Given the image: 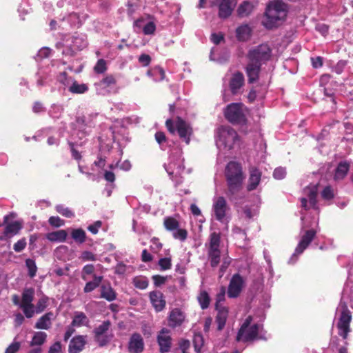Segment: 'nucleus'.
Returning <instances> with one entry per match:
<instances>
[{
  "label": "nucleus",
  "instance_id": "f257e3e1",
  "mask_svg": "<svg viewBox=\"0 0 353 353\" xmlns=\"http://www.w3.org/2000/svg\"><path fill=\"white\" fill-rule=\"evenodd\" d=\"M225 176L228 186L226 195L230 201H233L236 199L245 179L241 165L236 161H230L225 167Z\"/></svg>",
  "mask_w": 353,
  "mask_h": 353
},
{
  "label": "nucleus",
  "instance_id": "f03ea898",
  "mask_svg": "<svg viewBox=\"0 0 353 353\" xmlns=\"http://www.w3.org/2000/svg\"><path fill=\"white\" fill-rule=\"evenodd\" d=\"M288 12V6L281 0L271 1L267 6L263 21V26L268 29L275 27L278 22L285 19Z\"/></svg>",
  "mask_w": 353,
  "mask_h": 353
},
{
  "label": "nucleus",
  "instance_id": "7ed1b4c3",
  "mask_svg": "<svg viewBox=\"0 0 353 353\" xmlns=\"http://www.w3.org/2000/svg\"><path fill=\"white\" fill-rule=\"evenodd\" d=\"M347 299L348 289L347 288H345L342 292L341 301L339 305V309L340 310V316L336 323L338 334L343 339H347L349 332L351 331L350 322L352 321V315L347 307Z\"/></svg>",
  "mask_w": 353,
  "mask_h": 353
},
{
  "label": "nucleus",
  "instance_id": "20e7f679",
  "mask_svg": "<svg viewBox=\"0 0 353 353\" xmlns=\"http://www.w3.org/2000/svg\"><path fill=\"white\" fill-rule=\"evenodd\" d=\"M216 145L219 148L230 150L239 145L240 138L237 132L230 126L222 125L217 129Z\"/></svg>",
  "mask_w": 353,
  "mask_h": 353
},
{
  "label": "nucleus",
  "instance_id": "39448f33",
  "mask_svg": "<svg viewBox=\"0 0 353 353\" xmlns=\"http://www.w3.org/2000/svg\"><path fill=\"white\" fill-rule=\"evenodd\" d=\"M183 161L181 151L179 150L176 154H170L168 163L164 165L167 173L172 181L174 182L175 185H179L183 182L181 174L185 168Z\"/></svg>",
  "mask_w": 353,
  "mask_h": 353
},
{
  "label": "nucleus",
  "instance_id": "423d86ee",
  "mask_svg": "<svg viewBox=\"0 0 353 353\" xmlns=\"http://www.w3.org/2000/svg\"><path fill=\"white\" fill-rule=\"evenodd\" d=\"M252 318L249 316L246 318L236 335V340L237 341L248 342L254 339H265L262 335H259L261 330L262 325L259 324H254L250 325Z\"/></svg>",
  "mask_w": 353,
  "mask_h": 353
},
{
  "label": "nucleus",
  "instance_id": "0eeeda50",
  "mask_svg": "<svg viewBox=\"0 0 353 353\" xmlns=\"http://www.w3.org/2000/svg\"><path fill=\"white\" fill-rule=\"evenodd\" d=\"M165 125L171 134H174L175 132H176L179 137L183 140L186 144L190 143L192 129L184 120L178 117L174 123L172 119H167Z\"/></svg>",
  "mask_w": 353,
  "mask_h": 353
},
{
  "label": "nucleus",
  "instance_id": "6e6552de",
  "mask_svg": "<svg viewBox=\"0 0 353 353\" xmlns=\"http://www.w3.org/2000/svg\"><path fill=\"white\" fill-rule=\"evenodd\" d=\"M271 57L272 49L265 43L252 48L248 53V60L261 66L265 64Z\"/></svg>",
  "mask_w": 353,
  "mask_h": 353
},
{
  "label": "nucleus",
  "instance_id": "1a4fd4ad",
  "mask_svg": "<svg viewBox=\"0 0 353 353\" xmlns=\"http://www.w3.org/2000/svg\"><path fill=\"white\" fill-rule=\"evenodd\" d=\"M230 210L227 201L223 196H220L213 199L212 213L216 220L228 224L230 219Z\"/></svg>",
  "mask_w": 353,
  "mask_h": 353
},
{
  "label": "nucleus",
  "instance_id": "9d476101",
  "mask_svg": "<svg viewBox=\"0 0 353 353\" xmlns=\"http://www.w3.org/2000/svg\"><path fill=\"white\" fill-rule=\"evenodd\" d=\"M221 236L219 233L212 232L210 235L209 246L208 248V258L212 268L216 267L221 261Z\"/></svg>",
  "mask_w": 353,
  "mask_h": 353
},
{
  "label": "nucleus",
  "instance_id": "9b49d317",
  "mask_svg": "<svg viewBox=\"0 0 353 353\" xmlns=\"http://www.w3.org/2000/svg\"><path fill=\"white\" fill-rule=\"evenodd\" d=\"M97 113H90L77 117L74 128L81 134L80 138L88 135L96 125Z\"/></svg>",
  "mask_w": 353,
  "mask_h": 353
},
{
  "label": "nucleus",
  "instance_id": "f8f14e48",
  "mask_svg": "<svg viewBox=\"0 0 353 353\" xmlns=\"http://www.w3.org/2000/svg\"><path fill=\"white\" fill-rule=\"evenodd\" d=\"M224 115L225 119L232 124H243L246 121L241 103L229 104L224 111Z\"/></svg>",
  "mask_w": 353,
  "mask_h": 353
},
{
  "label": "nucleus",
  "instance_id": "ddd939ff",
  "mask_svg": "<svg viewBox=\"0 0 353 353\" xmlns=\"http://www.w3.org/2000/svg\"><path fill=\"white\" fill-rule=\"evenodd\" d=\"M317 233V230L310 229L304 231L303 234L301 236V240L299 241L296 248H295L294 252L289 259L288 263L290 264H294L298 260V256L301 254L304 250L309 246L310 243L314 239Z\"/></svg>",
  "mask_w": 353,
  "mask_h": 353
},
{
  "label": "nucleus",
  "instance_id": "4468645a",
  "mask_svg": "<svg viewBox=\"0 0 353 353\" xmlns=\"http://www.w3.org/2000/svg\"><path fill=\"white\" fill-rule=\"evenodd\" d=\"M303 192L307 197L301 198V207L305 210L310 208L318 210L319 207L316 200L318 192L317 185H310L307 186L303 190Z\"/></svg>",
  "mask_w": 353,
  "mask_h": 353
},
{
  "label": "nucleus",
  "instance_id": "2eb2a0df",
  "mask_svg": "<svg viewBox=\"0 0 353 353\" xmlns=\"http://www.w3.org/2000/svg\"><path fill=\"white\" fill-rule=\"evenodd\" d=\"M244 285V280L243 277L239 274H235L230 279L228 288V296L230 298H236L241 294Z\"/></svg>",
  "mask_w": 353,
  "mask_h": 353
},
{
  "label": "nucleus",
  "instance_id": "dca6fc26",
  "mask_svg": "<svg viewBox=\"0 0 353 353\" xmlns=\"http://www.w3.org/2000/svg\"><path fill=\"white\" fill-rule=\"evenodd\" d=\"M110 326V321L107 320L94 329V340L98 343L100 347L105 346L109 342V339L105 334L108 331Z\"/></svg>",
  "mask_w": 353,
  "mask_h": 353
},
{
  "label": "nucleus",
  "instance_id": "f3484780",
  "mask_svg": "<svg viewBox=\"0 0 353 353\" xmlns=\"http://www.w3.org/2000/svg\"><path fill=\"white\" fill-rule=\"evenodd\" d=\"M116 82V79L112 75H108L100 81L95 83L94 87L97 94L103 96L109 94Z\"/></svg>",
  "mask_w": 353,
  "mask_h": 353
},
{
  "label": "nucleus",
  "instance_id": "a211bd4d",
  "mask_svg": "<svg viewBox=\"0 0 353 353\" xmlns=\"http://www.w3.org/2000/svg\"><path fill=\"white\" fill-rule=\"evenodd\" d=\"M157 343L159 345L161 353H167L170 351L172 338L170 332L166 328H163L157 336Z\"/></svg>",
  "mask_w": 353,
  "mask_h": 353
},
{
  "label": "nucleus",
  "instance_id": "6ab92c4d",
  "mask_svg": "<svg viewBox=\"0 0 353 353\" xmlns=\"http://www.w3.org/2000/svg\"><path fill=\"white\" fill-rule=\"evenodd\" d=\"M186 318L185 314L179 308L172 309L168 317V325L170 327L174 329L180 327Z\"/></svg>",
  "mask_w": 353,
  "mask_h": 353
},
{
  "label": "nucleus",
  "instance_id": "aec40b11",
  "mask_svg": "<svg viewBox=\"0 0 353 353\" xmlns=\"http://www.w3.org/2000/svg\"><path fill=\"white\" fill-rule=\"evenodd\" d=\"M244 83L245 79L242 72H236L232 74L229 82V88L232 94L234 95L239 94Z\"/></svg>",
  "mask_w": 353,
  "mask_h": 353
},
{
  "label": "nucleus",
  "instance_id": "412c9836",
  "mask_svg": "<svg viewBox=\"0 0 353 353\" xmlns=\"http://www.w3.org/2000/svg\"><path fill=\"white\" fill-rule=\"evenodd\" d=\"M237 3V0H221L219 3L218 15L221 19H227L231 14Z\"/></svg>",
  "mask_w": 353,
  "mask_h": 353
},
{
  "label": "nucleus",
  "instance_id": "4be33fe9",
  "mask_svg": "<svg viewBox=\"0 0 353 353\" xmlns=\"http://www.w3.org/2000/svg\"><path fill=\"white\" fill-rule=\"evenodd\" d=\"M128 352L130 353H141L144 349V342L139 333L132 334L128 343Z\"/></svg>",
  "mask_w": 353,
  "mask_h": 353
},
{
  "label": "nucleus",
  "instance_id": "5701e85b",
  "mask_svg": "<svg viewBox=\"0 0 353 353\" xmlns=\"http://www.w3.org/2000/svg\"><path fill=\"white\" fill-rule=\"evenodd\" d=\"M86 335H77L74 336L70 342L68 350L70 353H79L83 349L87 343Z\"/></svg>",
  "mask_w": 353,
  "mask_h": 353
},
{
  "label": "nucleus",
  "instance_id": "b1692460",
  "mask_svg": "<svg viewBox=\"0 0 353 353\" xmlns=\"http://www.w3.org/2000/svg\"><path fill=\"white\" fill-rule=\"evenodd\" d=\"M149 296L156 312H161L165 308L166 302L162 292L160 291H152L150 292Z\"/></svg>",
  "mask_w": 353,
  "mask_h": 353
},
{
  "label": "nucleus",
  "instance_id": "393cba45",
  "mask_svg": "<svg viewBox=\"0 0 353 353\" xmlns=\"http://www.w3.org/2000/svg\"><path fill=\"white\" fill-rule=\"evenodd\" d=\"M88 17V15L84 12H72L65 19H63V21H66L72 28H79L87 19Z\"/></svg>",
  "mask_w": 353,
  "mask_h": 353
},
{
  "label": "nucleus",
  "instance_id": "a878e982",
  "mask_svg": "<svg viewBox=\"0 0 353 353\" xmlns=\"http://www.w3.org/2000/svg\"><path fill=\"white\" fill-rule=\"evenodd\" d=\"M261 172L259 169L256 168H250V176L247 185L248 191H252L256 190L261 181Z\"/></svg>",
  "mask_w": 353,
  "mask_h": 353
},
{
  "label": "nucleus",
  "instance_id": "bb28decb",
  "mask_svg": "<svg viewBox=\"0 0 353 353\" xmlns=\"http://www.w3.org/2000/svg\"><path fill=\"white\" fill-rule=\"evenodd\" d=\"M261 65L256 64L249 61L246 68L245 72L248 76V81L249 83H253L259 79V72L261 71Z\"/></svg>",
  "mask_w": 353,
  "mask_h": 353
},
{
  "label": "nucleus",
  "instance_id": "cd10ccee",
  "mask_svg": "<svg viewBox=\"0 0 353 353\" xmlns=\"http://www.w3.org/2000/svg\"><path fill=\"white\" fill-rule=\"evenodd\" d=\"M54 314L48 312L41 316L36 322L34 328L38 330H49L52 326V320L54 319Z\"/></svg>",
  "mask_w": 353,
  "mask_h": 353
},
{
  "label": "nucleus",
  "instance_id": "c85d7f7f",
  "mask_svg": "<svg viewBox=\"0 0 353 353\" xmlns=\"http://www.w3.org/2000/svg\"><path fill=\"white\" fill-rule=\"evenodd\" d=\"M217 315L216 316V323L217 330H222L225 325L228 316V309L226 307H216Z\"/></svg>",
  "mask_w": 353,
  "mask_h": 353
},
{
  "label": "nucleus",
  "instance_id": "c756f323",
  "mask_svg": "<svg viewBox=\"0 0 353 353\" xmlns=\"http://www.w3.org/2000/svg\"><path fill=\"white\" fill-rule=\"evenodd\" d=\"M100 297L111 302L117 299V293L110 284L100 287Z\"/></svg>",
  "mask_w": 353,
  "mask_h": 353
},
{
  "label": "nucleus",
  "instance_id": "7c9ffc66",
  "mask_svg": "<svg viewBox=\"0 0 353 353\" xmlns=\"http://www.w3.org/2000/svg\"><path fill=\"white\" fill-rule=\"evenodd\" d=\"M252 30L248 24L241 25L236 30V36L239 41H248L251 36Z\"/></svg>",
  "mask_w": 353,
  "mask_h": 353
},
{
  "label": "nucleus",
  "instance_id": "2f4dec72",
  "mask_svg": "<svg viewBox=\"0 0 353 353\" xmlns=\"http://www.w3.org/2000/svg\"><path fill=\"white\" fill-rule=\"evenodd\" d=\"M103 279V276L93 274L92 280L88 281L85 283V285L83 288V292L85 293H89L94 291L95 289L100 286V284L102 282Z\"/></svg>",
  "mask_w": 353,
  "mask_h": 353
},
{
  "label": "nucleus",
  "instance_id": "473e14b6",
  "mask_svg": "<svg viewBox=\"0 0 353 353\" xmlns=\"http://www.w3.org/2000/svg\"><path fill=\"white\" fill-rule=\"evenodd\" d=\"M90 323L89 319L83 312H75L72 321L74 327L87 326Z\"/></svg>",
  "mask_w": 353,
  "mask_h": 353
},
{
  "label": "nucleus",
  "instance_id": "72a5a7b5",
  "mask_svg": "<svg viewBox=\"0 0 353 353\" xmlns=\"http://www.w3.org/2000/svg\"><path fill=\"white\" fill-rule=\"evenodd\" d=\"M350 169V164L347 161H341L335 170L334 179L341 180L347 174Z\"/></svg>",
  "mask_w": 353,
  "mask_h": 353
},
{
  "label": "nucleus",
  "instance_id": "f704fd0d",
  "mask_svg": "<svg viewBox=\"0 0 353 353\" xmlns=\"http://www.w3.org/2000/svg\"><path fill=\"white\" fill-rule=\"evenodd\" d=\"M46 237L50 241L63 242L67 238V232L63 230L52 232L48 233Z\"/></svg>",
  "mask_w": 353,
  "mask_h": 353
},
{
  "label": "nucleus",
  "instance_id": "c9c22d12",
  "mask_svg": "<svg viewBox=\"0 0 353 353\" xmlns=\"http://www.w3.org/2000/svg\"><path fill=\"white\" fill-rule=\"evenodd\" d=\"M34 296V290L32 288H25L22 293L21 305L30 306L32 304Z\"/></svg>",
  "mask_w": 353,
  "mask_h": 353
},
{
  "label": "nucleus",
  "instance_id": "e433bc0d",
  "mask_svg": "<svg viewBox=\"0 0 353 353\" xmlns=\"http://www.w3.org/2000/svg\"><path fill=\"white\" fill-rule=\"evenodd\" d=\"M147 74L152 77L154 81H161L165 78V72L163 69L159 66H156L148 70Z\"/></svg>",
  "mask_w": 353,
  "mask_h": 353
},
{
  "label": "nucleus",
  "instance_id": "4c0bfd02",
  "mask_svg": "<svg viewBox=\"0 0 353 353\" xmlns=\"http://www.w3.org/2000/svg\"><path fill=\"white\" fill-rule=\"evenodd\" d=\"M68 90L73 94H83L88 90V86L85 83H79L73 80L68 88Z\"/></svg>",
  "mask_w": 353,
  "mask_h": 353
},
{
  "label": "nucleus",
  "instance_id": "58836bf2",
  "mask_svg": "<svg viewBox=\"0 0 353 353\" xmlns=\"http://www.w3.org/2000/svg\"><path fill=\"white\" fill-rule=\"evenodd\" d=\"M253 8L252 3L248 1H244L237 9L238 15L241 17H247L252 12Z\"/></svg>",
  "mask_w": 353,
  "mask_h": 353
},
{
  "label": "nucleus",
  "instance_id": "ea45409f",
  "mask_svg": "<svg viewBox=\"0 0 353 353\" xmlns=\"http://www.w3.org/2000/svg\"><path fill=\"white\" fill-rule=\"evenodd\" d=\"M47 338V334L44 332H37L34 334L30 341V346H41Z\"/></svg>",
  "mask_w": 353,
  "mask_h": 353
},
{
  "label": "nucleus",
  "instance_id": "a19ab883",
  "mask_svg": "<svg viewBox=\"0 0 353 353\" xmlns=\"http://www.w3.org/2000/svg\"><path fill=\"white\" fill-rule=\"evenodd\" d=\"M72 42V47L76 50H82L88 45V42L83 35L73 36Z\"/></svg>",
  "mask_w": 353,
  "mask_h": 353
},
{
  "label": "nucleus",
  "instance_id": "79ce46f5",
  "mask_svg": "<svg viewBox=\"0 0 353 353\" xmlns=\"http://www.w3.org/2000/svg\"><path fill=\"white\" fill-rule=\"evenodd\" d=\"M21 227L19 222L14 221L11 223L8 224L4 230V235L8 236L9 235L13 236L17 234L19 230H21Z\"/></svg>",
  "mask_w": 353,
  "mask_h": 353
},
{
  "label": "nucleus",
  "instance_id": "37998d69",
  "mask_svg": "<svg viewBox=\"0 0 353 353\" xmlns=\"http://www.w3.org/2000/svg\"><path fill=\"white\" fill-rule=\"evenodd\" d=\"M197 299L201 307L203 310H205L209 307L210 303V297L206 291H201L199 293Z\"/></svg>",
  "mask_w": 353,
  "mask_h": 353
},
{
  "label": "nucleus",
  "instance_id": "c03bdc74",
  "mask_svg": "<svg viewBox=\"0 0 353 353\" xmlns=\"http://www.w3.org/2000/svg\"><path fill=\"white\" fill-rule=\"evenodd\" d=\"M72 238L79 243H83L85 241V232L81 228L74 229L71 232Z\"/></svg>",
  "mask_w": 353,
  "mask_h": 353
},
{
  "label": "nucleus",
  "instance_id": "a18cd8bd",
  "mask_svg": "<svg viewBox=\"0 0 353 353\" xmlns=\"http://www.w3.org/2000/svg\"><path fill=\"white\" fill-rule=\"evenodd\" d=\"M217 50H218L215 48L212 49L210 54V59L211 61H216L219 63H223L226 62L230 57V53L228 51H225L223 56L216 57V52Z\"/></svg>",
  "mask_w": 353,
  "mask_h": 353
},
{
  "label": "nucleus",
  "instance_id": "49530a36",
  "mask_svg": "<svg viewBox=\"0 0 353 353\" xmlns=\"http://www.w3.org/2000/svg\"><path fill=\"white\" fill-rule=\"evenodd\" d=\"M49 298L43 295L37 301L35 305V312L37 314H40L45 310L48 307Z\"/></svg>",
  "mask_w": 353,
  "mask_h": 353
},
{
  "label": "nucleus",
  "instance_id": "de8ad7c7",
  "mask_svg": "<svg viewBox=\"0 0 353 353\" xmlns=\"http://www.w3.org/2000/svg\"><path fill=\"white\" fill-rule=\"evenodd\" d=\"M26 267L28 269V274L30 278H34L37 272V266L35 261L32 259H28L25 261Z\"/></svg>",
  "mask_w": 353,
  "mask_h": 353
},
{
  "label": "nucleus",
  "instance_id": "09e8293b",
  "mask_svg": "<svg viewBox=\"0 0 353 353\" xmlns=\"http://www.w3.org/2000/svg\"><path fill=\"white\" fill-rule=\"evenodd\" d=\"M56 211L66 218H72L74 216V212L69 208L63 204H59L55 206Z\"/></svg>",
  "mask_w": 353,
  "mask_h": 353
},
{
  "label": "nucleus",
  "instance_id": "8fccbe9b",
  "mask_svg": "<svg viewBox=\"0 0 353 353\" xmlns=\"http://www.w3.org/2000/svg\"><path fill=\"white\" fill-rule=\"evenodd\" d=\"M163 223L166 230L172 232L176 230L179 226L178 221L176 220L174 218L170 216L165 217L164 219Z\"/></svg>",
  "mask_w": 353,
  "mask_h": 353
},
{
  "label": "nucleus",
  "instance_id": "3c124183",
  "mask_svg": "<svg viewBox=\"0 0 353 353\" xmlns=\"http://www.w3.org/2000/svg\"><path fill=\"white\" fill-rule=\"evenodd\" d=\"M63 112V108L61 105L52 104L48 114L53 119H59L61 117Z\"/></svg>",
  "mask_w": 353,
  "mask_h": 353
},
{
  "label": "nucleus",
  "instance_id": "603ef678",
  "mask_svg": "<svg viewBox=\"0 0 353 353\" xmlns=\"http://www.w3.org/2000/svg\"><path fill=\"white\" fill-rule=\"evenodd\" d=\"M193 345H194V350L197 353H200L201 352V349L204 345V339H203V336L201 334H196L194 336Z\"/></svg>",
  "mask_w": 353,
  "mask_h": 353
},
{
  "label": "nucleus",
  "instance_id": "864d4df0",
  "mask_svg": "<svg viewBox=\"0 0 353 353\" xmlns=\"http://www.w3.org/2000/svg\"><path fill=\"white\" fill-rule=\"evenodd\" d=\"M225 288L224 286H221L219 292L217 293V294L216 296L215 307H225L223 305V303L225 301Z\"/></svg>",
  "mask_w": 353,
  "mask_h": 353
},
{
  "label": "nucleus",
  "instance_id": "5fc2aeb1",
  "mask_svg": "<svg viewBox=\"0 0 353 353\" xmlns=\"http://www.w3.org/2000/svg\"><path fill=\"white\" fill-rule=\"evenodd\" d=\"M134 286L140 290H145L148 286V281L145 277H135L133 280Z\"/></svg>",
  "mask_w": 353,
  "mask_h": 353
},
{
  "label": "nucleus",
  "instance_id": "6e6d98bb",
  "mask_svg": "<svg viewBox=\"0 0 353 353\" xmlns=\"http://www.w3.org/2000/svg\"><path fill=\"white\" fill-rule=\"evenodd\" d=\"M107 70V62L103 59L97 61L94 67V71L97 74H103Z\"/></svg>",
  "mask_w": 353,
  "mask_h": 353
},
{
  "label": "nucleus",
  "instance_id": "4d7b16f0",
  "mask_svg": "<svg viewBox=\"0 0 353 353\" xmlns=\"http://www.w3.org/2000/svg\"><path fill=\"white\" fill-rule=\"evenodd\" d=\"M94 265L92 264H87L85 265L83 269H82V272H81V278L84 281H87L88 280V275H92V276H93V274H95L94 273Z\"/></svg>",
  "mask_w": 353,
  "mask_h": 353
},
{
  "label": "nucleus",
  "instance_id": "13d9d810",
  "mask_svg": "<svg viewBox=\"0 0 353 353\" xmlns=\"http://www.w3.org/2000/svg\"><path fill=\"white\" fill-rule=\"evenodd\" d=\"M20 308L22 309L24 315L28 319L32 318L34 316V313H36L35 307L33 304L30 305V306H28L27 305H20Z\"/></svg>",
  "mask_w": 353,
  "mask_h": 353
},
{
  "label": "nucleus",
  "instance_id": "bf43d9fd",
  "mask_svg": "<svg viewBox=\"0 0 353 353\" xmlns=\"http://www.w3.org/2000/svg\"><path fill=\"white\" fill-rule=\"evenodd\" d=\"M57 80L65 86H69L72 80L68 77L66 72H61L57 76Z\"/></svg>",
  "mask_w": 353,
  "mask_h": 353
},
{
  "label": "nucleus",
  "instance_id": "052dcab7",
  "mask_svg": "<svg viewBox=\"0 0 353 353\" xmlns=\"http://www.w3.org/2000/svg\"><path fill=\"white\" fill-rule=\"evenodd\" d=\"M321 197L325 201H330L334 198V191L330 186H326L321 193Z\"/></svg>",
  "mask_w": 353,
  "mask_h": 353
},
{
  "label": "nucleus",
  "instance_id": "680f3d73",
  "mask_svg": "<svg viewBox=\"0 0 353 353\" xmlns=\"http://www.w3.org/2000/svg\"><path fill=\"white\" fill-rule=\"evenodd\" d=\"M188 232L185 229L177 228L173 231V236L176 239L184 241L187 239Z\"/></svg>",
  "mask_w": 353,
  "mask_h": 353
},
{
  "label": "nucleus",
  "instance_id": "e2e57ef3",
  "mask_svg": "<svg viewBox=\"0 0 353 353\" xmlns=\"http://www.w3.org/2000/svg\"><path fill=\"white\" fill-rule=\"evenodd\" d=\"M158 264L161 270H169L172 266L171 259L168 257L161 258L159 259Z\"/></svg>",
  "mask_w": 353,
  "mask_h": 353
},
{
  "label": "nucleus",
  "instance_id": "0e129e2a",
  "mask_svg": "<svg viewBox=\"0 0 353 353\" xmlns=\"http://www.w3.org/2000/svg\"><path fill=\"white\" fill-rule=\"evenodd\" d=\"M155 30L156 25L152 21L147 23L143 28V32L145 35L152 34L154 33Z\"/></svg>",
  "mask_w": 353,
  "mask_h": 353
},
{
  "label": "nucleus",
  "instance_id": "69168bd1",
  "mask_svg": "<svg viewBox=\"0 0 353 353\" xmlns=\"http://www.w3.org/2000/svg\"><path fill=\"white\" fill-rule=\"evenodd\" d=\"M48 222L50 225L59 228L64 225L65 221L59 216H50Z\"/></svg>",
  "mask_w": 353,
  "mask_h": 353
},
{
  "label": "nucleus",
  "instance_id": "338daca9",
  "mask_svg": "<svg viewBox=\"0 0 353 353\" xmlns=\"http://www.w3.org/2000/svg\"><path fill=\"white\" fill-rule=\"evenodd\" d=\"M286 175L285 168L279 167L276 168L273 172V176L274 179L281 180L285 178Z\"/></svg>",
  "mask_w": 353,
  "mask_h": 353
},
{
  "label": "nucleus",
  "instance_id": "774afa93",
  "mask_svg": "<svg viewBox=\"0 0 353 353\" xmlns=\"http://www.w3.org/2000/svg\"><path fill=\"white\" fill-rule=\"evenodd\" d=\"M21 347L19 342L13 341L6 350L5 353H17Z\"/></svg>",
  "mask_w": 353,
  "mask_h": 353
}]
</instances>
